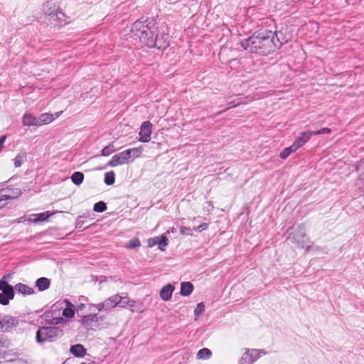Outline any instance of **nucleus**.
Here are the masks:
<instances>
[{
	"label": "nucleus",
	"instance_id": "f257e3e1",
	"mask_svg": "<svg viewBox=\"0 0 364 364\" xmlns=\"http://www.w3.org/2000/svg\"><path fill=\"white\" fill-rule=\"evenodd\" d=\"M131 31L148 48L164 50L169 46L168 33L159 28L154 18H139L132 24Z\"/></svg>",
	"mask_w": 364,
	"mask_h": 364
},
{
	"label": "nucleus",
	"instance_id": "f03ea898",
	"mask_svg": "<svg viewBox=\"0 0 364 364\" xmlns=\"http://www.w3.org/2000/svg\"><path fill=\"white\" fill-rule=\"evenodd\" d=\"M287 42V39L282 37L281 31L265 30L255 32L250 37L242 40L240 44L245 50L250 53L268 55Z\"/></svg>",
	"mask_w": 364,
	"mask_h": 364
},
{
	"label": "nucleus",
	"instance_id": "7ed1b4c3",
	"mask_svg": "<svg viewBox=\"0 0 364 364\" xmlns=\"http://www.w3.org/2000/svg\"><path fill=\"white\" fill-rule=\"evenodd\" d=\"M288 239L297 247L305 249L306 252L311 250V240L306 234L305 226L303 224L292 227L288 231Z\"/></svg>",
	"mask_w": 364,
	"mask_h": 364
},
{
	"label": "nucleus",
	"instance_id": "20e7f679",
	"mask_svg": "<svg viewBox=\"0 0 364 364\" xmlns=\"http://www.w3.org/2000/svg\"><path fill=\"white\" fill-rule=\"evenodd\" d=\"M143 151L142 146L129 149L114 155L107 163L108 166L115 167L119 165L129 164L134 159L140 156Z\"/></svg>",
	"mask_w": 364,
	"mask_h": 364
},
{
	"label": "nucleus",
	"instance_id": "39448f33",
	"mask_svg": "<svg viewBox=\"0 0 364 364\" xmlns=\"http://www.w3.org/2000/svg\"><path fill=\"white\" fill-rule=\"evenodd\" d=\"M63 335V331L60 327L43 326L40 327L36 334L37 343L53 342Z\"/></svg>",
	"mask_w": 364,
	"mask_h": 364
},
{
	"label": "nucleus",
	"instance_id": "423d86ee",
	"mask_svg": "<svg viewBox=\"0 0 364 364\" xmlns=\"http://www.w3.org/2000/svg\"><path fill=\"white\" fill-rule=\"evenodd\" d=\"M103 317L97 314L82 316L80 320L82 326L87 330H96L100 328Z\"/></svg>",
	"mask_w": 364,
	"mask_h": 364
},
{
	"label": "nucleus",
	"instance_id": "0eeeda50",
	"mask_svg": "<svg viewBox=\"0 0 364 364\" xmlns=\"http://www.w3.org/2000/svg\"><path fill=\"white\" fill-rule=\"evenodd\" d=\"M15 288L1 280V305L6 306L9 304V301L14 298L15 296Z\"/></svg>",
	"mask_w": 364,
	"mask_h": 364
},
{
	"label": "nucleus",
	"instance_id": "6e6552de",
	"mask_svg": "<svg viewBox=\"0 0 364 364\" xmlns=\"http://www.w3.org/2000/svg\"><path fill=\"white\" fill-rule=\"evenodd\" d=\"M152 124L146 121L144 122L140 127L139 141L143 143L149 142L151 140Z\"/></svg>",
	"mask_w": 364,
	"mask_h": 364
},
{
	"label": "nucleus",
	"instance_id": "1a4fd4ad",
	"mask_svg": "<svg viewBox=\"0 0 364 364\" xmlns=\"http://www.w3.org/2000/svg\"><path fill=\"white\" fill-rule=\"evenodd\" d=\"M6 184H1V201L8 200V199H14L18 198L21 194V191L18 188H11L9 189L6 187H4Z\"/></svg>",
	"mask_w": 364,
	"mask_h": 364
},
{
	"label": "nucleus",
	"instance_id": "9d476101",
	"mask_svg": "<svg viewBox=\"0 0 364 364\" xmlns=\"http://www.w3.org/2000/svg\"><path fill=\"white\" fill-rule=\"evenodd\" d=\"M18 324V320L11 316H4L1 318V331H9Z\"/></svg>",
	"mask_w": 364,
	"mask_h": 364
},
{
	"label": "nucleus",
	"instance_id": "9b49d317",
	"mask_svg": "<svg viewBox=\"0 0 364 364\" xmlns=\"http://www.w3.org/2000/svg\"><path fill=\"white\" fill-rule=\"evenodd\" d=\"M313 136L312 132L306 131L300 133L299 136L294 140L293 145L298 150L304 146Z\"/></svg>",
	"mask_w": 364,
	"mask_h": 364
},
{
	"label": "nucleus",
	"instance_id": "f8f14e48",
	"mask_svg": "<svg viewBox=\"0 0 364 364\" xmlns=\"http://www.w3.org/2000/svg\"><path fill=\"white\" fill-rule=\"evenodd\" d=\"M51 24L55 26H60L63 23H66L65 19V14L58 9H57L48 20Z\"/></svg>",
	"mask_w": 364,
	"mask_h": 364
},
{
	"label": "nucleus",
	"instance_id": "ddd939ff",
	"mask_svg": "<svg viewBox=\"0 0 364 364\" xmlns=\"http://www.w3.org/2000/svg\"><path fill=\"white\" fill-rule=\"evenodd\" d=\"M173 290L174 287L171 284L164 286L160 291L161 299L165 301H169L171 299Z\"/></svg>",
	"mask_w": 364,
	"mask_h": 364
},
{
	"label": "nucleus",
	"instance_id": "4468645a",
	"mask_svg": "<svg viewBox=\"0 0 364 364\" xmlns=\"http://www.w3.org/2000/svg\"><path fill=\"white\" fill-rule=\"evenodd\" d=\"M22 124L27 127H39L38 117H36L31 113H25L22 117Z\"/></svg>",
	"mask_w": 364,
	"mask_h": 364
},
{
	"label": "nucleus",
	"instance_id": "2eb2a0df",
	"mask_svg": "<svg viewBox=\"0 0 364 364\" xmlns=\"http://www.w3.org/2000/svg\"><path fill=\"white\" fill-rule=\"evenodd\" d=\"M53 215L49 211H46L41 213L32 214L30 215V221L33 223L47 221L48 218Z\"/></svg>",
	"mask_w": 364,
	"mask_h": 364
},
{
	"label": "nucleus",
	"instance_id": "dca6fc26",
	"mask_svg": "<svg viewBox=\"0 0 364 364\" xmlns=\"http://www.w3.org/2000/svg\"><path fill=\"white\" fill-rule=\"evenodd\" d=\"M43 318L48 323L51 325H58L64 322L63 317H54L53 311L45 312L43 315Z\"/></svg>",
	"mask_w": 364,
	"mask_h": 364
},
{
	"label": "nucleus",
	"instance_id": "f3484780",
	"mask_svg": "<svg viewBox=\"0 0 364 364\" xmlns=\"http://www.w3.org/2000/svg\"><path fill=\"white\" fill-rule=\"evenodd\" d=\"M14 288L18 293H20L23 296L32 295L35 293V291L32 287H30L23 283L16 284Z\"/></svg>",
	"mask_w": 364,
	"mask_h": 364
},
{
	"label": "nucleus",
	"instance_id": "a211bd4d",
	"mask_svg": "<svg viewBox=\"0 0 364 364\" xmlns=\"http://www.w3.org/2000/svg\"><path fill=\"white\" fill-rule=\"evenodd\" d=\"M122 296H121L119 294H114L105 300L108 310H110L111 309L115 307L117 305L119 304V303L122 302Z\"/></svg>",
	"mask_w": 364,
	"mask_h": 364
},
{
	"label": "nucleus",
	"instance_id": "6ab92c4d",
	"mask_svg": "<svg viewBox=\"0 0 364 364\" xmlns=\"http://www.w3.org/2000/svg\"><path fill=\"white\" fill-rule=\"evenodd\" d=\"M35 285L39 291H43L50 287V280L46 277H40L36 279Z\"/></svg>",
	"mask_w": 364,
	"mask_h": 364
},
{
	"label": "nucleus",
	"instance_id": "aec40b11",
	"mask_svg": "<svg viewBox=\"0 0 364 364\" xmlns=\"http://www.w3.org/2000/svg\"><path fill=\"white\" fill-rule=\"evenodd\" d=\"M66 308L63 311V316L67 318H71L75 315V306L68 299H65Z\"/></svg>",
	"mask_w": 364,
	"mask_h": 364
},
{
	"label": "nucleus",
	"instance_id": "412c9836",
	"mask_svg": "<svg viewBox=\"0 0 364 364\" xmlns=\"http://www.w3.org/2000/svg\"><path fill=\"white\" fill-rule=\"evenodd\" d=\"M70 353L75 357H83L86 354V349L81 344H75L70 347Z\"/></svg>",
	"mask_w": 364,
	"mask_h": 364
},
{
	"label": "nucleus",
	"instance_id": "4be33fe9",
	"mask_svg": "<svg viewBox=\"0 0 364 364\" xmlns=\"http://www.w3.org/2000/svg\"><path fill=\"white\" fill-rule=\"evenodd\" d=\"M57 9H58V7L52 1H47L43 5V11L48 16V20Z\"/></svg>",
	"mask_w": 364,
	"mask_h": 364
},
{
	"label": "nucleus",
	"instance_id": "5701e85b",
	"mask_svg": "<svg viewBox=\"0 0 364 364\" xmlns=\"http://www.w3.org/2000/svg\"><path fill=\"white\" fill-rule=\"evenodd\" d=\"M356 170L359 173L358 185L360 188L364 187V161H360L357 164Z\"/></svg>",
	"mask_w": 364,
	"mask_h": 364
},
{
	"label": "nucleus",
	"instance_id": "b1692460",
	"mask_svg": "<svg viewBox=\"0 0 364 364\" xmlns=\"http://www.w3.org/2000/svg\"><path fill=\"white\" fill-rule=\"evenodd\" d=\"M193 285L188 282L181 284L180 294L183 296H189L193 291Z\"/></svg>",
	"mask_w": 364,
	"mask_h": 364
},
{
	"label": "nucleus",
	"instance_id": "393cba45",
	"mask_svg": "<svg viewBox=\"0 0 364 364\" xmlns=\"http://www.w3.org/2000/svg\"><path fill=\"white\" fill-rule=\"evenodd\" d=\"M53 116L50 113H43L38 117V122L39 127L43 124H46L51 122L53 120Z\"/></svg>",
	"mask_w": 364,
	"mask_h": 364
},
{
	"label": "nucleus",
	"instance_id": "a878e982",
	"mask_svg": "<svg viewBox=\"0 0 364 364\" xmlns=\"http://www.w3.org/2000/svg\"><path fill=\"white\" fill-rule=\"evenodd\" d=\"M27 154L25 151L19 153L14 159V164L16 168L21 166V165L26 161Z\"/></svg>",
	"mask_w": 364,
	"mask_h": 364
},
{
	"label": "nucleus",
	"instance_id": "bb28decb",
	"mask_svg": "<svg viewBox=\"0 0 364 364\" xmlns=\"http://www.w3.org/2000/svg\"><path fill=\"white\" fill-rule=\"evenodd\" d=\"M71 181L77 186L82 183L84 180V174L80 171L74 172L70 176Z\"/></svg>",
	"mask_w": 364,
	"mask_h": 364
},
{
	"label": "nucleus",
	"instance_id": "cd10ccee",
	"mask_svg": "<svg viewBox=\"0 0 364 364\" xmlns=\"http://www.w3.org/2000/svg\"><path fill=\"white\" fill-rule=\"evenodd\" d=\"M87 218L88 216L85 215L78 216L76 219L75 228L82 231L87 229L88 227H84V225L87 223Z\"/></svg>",
	"mask_w": 364,
	"mask_h": 364
},
{
	"label": "nucleus",
	"instance_id": "c85d7f7f",
	"mask_svg": "<svg viewBox=\"0 0 364 364\" xmlns=\"http://www.w3.org/2000/svg\"><path fill=\"white\" fill-rule=\"evenodd\" d=\"M297 149L293 144L290 146L284 149L279 154V157L282 159H286L291 153L295 152Z\"/></svg>",
	"mask_w": 364,
	"mask_h": 364
},
{
	"label": "nucleus",
	"instance_id": "c756f323",
	"mask_svg": "<svg viewBox=\"0 0 364 364\" xmlns=\"http://www.w3.org/2000/svg\"><path fill=\"white\" fill-rule=\"evenodd\" d=\"M247 351L249 352L250 358L252 359V363L260 357L261 354L264 355L266 353L264 350L252 349L247 350Z\"/></svg>",
	"mask_w": 364,
	"mask_h": 364
},
{
	"label": "nucleus",
	"instance_id": "7c9ffc66",
	"mask_svg": "<svg viewBox=\"0 0 364 364\" xmlns=\"http://www.w3.org/2000/svg\"><path fill=\"white\" fill-rule=\"evenodd\" d=\"M105 183L107 186H111L114 183L115 173L114 171H109L105 174Z\"/></svg>",
	"mask_w": 364,
	"mask_h": 364
},
{
	"label": "nucleus",
	"instance_id": "2f4dec72",
	"mask_svg": "<svg viewBox=\"0 0 364 364\" xmlns=\"http://www.w3.org/2000/svg\"><path fill=\"white\" fill-rule=\"evenodd\" d=\"M168 244V240L164 235L159 236L158 245L161 251H164Z\"/></svg>",
	"mask_w": 364,
	"mask_h": 364
},
{
	"label": "nucleus",
	"instance_id": "473e14b6",
	"mask_svg": "<svg viewBox=\"0 0 364 364\" xmlns=\"http://www.w3.org/2000/svg\"><path fill=\"white\" fill-rule=\"evenodd\" d=\"M211 355L212 352L210 349L203 348L198 352L197 357L200 359H207L209 358Z\"/></svg>",
	"mask_w": 364,
	"mask_h": 364
},
{
	"label": "nucleus",
	"instance_id": "72a5a7b5",
	"mask_svg": "<svg viewBox=\"0 0 364 364\" xmlns=\"http://www.w3.org/2000/svg\"><path fill=\"white\" fill-rule=\"evenodd\" d=\"M129 306L131 308V311L133 312L136 311L141 313L144 311L143 305L140 303H137L134 300L130 301Z\"/></svg>",
	"mask_w": 364,
	"mask_h": 364
},
{
	"label": "nucleus",
	"instance_id": "f704fd0d",
	"mask_svg": "<svg viewBox=\"0 0 364 364\" xmlns=\"http://www.w3.org/2000/svg\"><path fill=\"white\" fill-rule=\"evenodd\" d=\"M115 151V148L113 143L104 147L101 151V155L104 156H109L111 154Z\"/></svg>",
	"mask_w": 364,
	"mask_h": 364
},
{
	"label": "nucleus",
	"instance_id": "c9c22d12",
	"mask_svg": "<svg viewBox=\"0 0 364 364\" xmlns=\"http://www.w3.org/2000/svg\"><path fill=\"white\" fill-rule=\"evenodd\" d=\"M107 210V205L103 201H99L95 203L93 210L97 213H102Z\"/></svg>",
	"mask_w": 364,
	"mask_h": 364
},
{
	"label": "nucleus",
	"instance_id": "e433bc0d",
	"mask_svg": "<svg viewBox=\"0 0 364 364\" xmlns=\"http://www.w3.org/2000/svg\"><path fill=\"white\" fill-rule=\"evenodd\" d=\"M140 245H141V242H140L139 239L138 237H134L133 239H132L129 241V243L127 245V247L133 249V248L139 247H140Z\"/></svg>",
	"mask_w": 364,
	"mask_h": 364
},
{
	"label": "nucleus",
	"instance_id": "4c0bfd02",
	"mask_svg": "<svg viewBox=\"0 0 364 364\" xmlns=\"http://www.w3.org/2000/svg\"><path fill=\"white\" fill-rule=\"evenodd\" d=\"M17 355L14 353L13 355L9 354L7 352L1 353V358L4 359V362H12L16 360Z\"/></svg>",
	"mask_w": 364,
	"mask_h": 364
},
{
	"label": "nucleus",
	"instance_id": "58836bf2",
	"mask_svg": "<svg viewBox=\"0 0 364 364\" xmlns=\"http://www.w3.org/2000/svg\"><path fill=\"white\" fill-rule=\"evenodd\" d=\"M240 364H252V359L250 358L249 352L246 350V353L242 355L240 360Z\"/></svg>",
	"mask_w": 364,
	"mask_h": 364
},
{
	"label": "nucleus",
	"instance_id": "ea45409f",
	"mask_svg": "<svg viewBox=\"0 0 364 364\" xmlns=\"http://www.w3.org/2000/svg\"><path fill=\"white\" fill-rule=\"evenodd\" d=\"M87 301V297L84 296H82L80 297L79 299V303L77 304L76 305V307H75V309L78 311H82L85 307V301Z\"/></svg>",
	"mask_w": 364,
	"mask_h": 364
},
{
	"label": "nucleus",
	"instance_id": "a19ab883",
	"mask_svg": "<svg viewBox=\"0 0 364 364\" xmlns=\"http://www.w3.org/2000/svg\"><path fill=\"white\" fill-rule=\"evenodd\" d=\"M205 311V305L203 302L197 304L196 308L194 310V314L196 316H199Z\"/></svg>",
	"mask_w": 364,
	"mask_h": 364
},
{
	"label": "nucleus",
	"instance_id": "79ce46f5",
	"mask_svg": "<svg viewBox=\"0 0 364 364\" xmlns=\"http://www.w3.org/2000/svg\"><path fill=\"white\" fill-rule=\"evenodd\" d=\"M331 129L327 128V127L322 128L318 131L312 132L313 136L324 134H331Z\"/></svg>",
	"mask_w": 364,
	"mask_h": 364
},
{
	"label": "nucleus",
	"instance_id": "37998d69",
	"mask_svg": "<svg viewBox=\"0 0 364 364\" xmlns=\"http://www.w3.org/2000/svg\"><path fill=\"white\" fill-rule=\"evenodd\" d=\"M180 232L181 235H193L192 229H191L190 228H187V227H181L180 228Z\"/></svg>",
	"mask_w": 364,
	"mask_h": 364
},
{
	"label": "nucleus",
	"instance_id": "c03bdc74",
	"mask_svg": "<svg viewBox=\"0 0 364 364\" xmlns=\"http://www.w3.org/2000/svg\"><path fill=\"white\" fill-rule=\"evenodd\" d=\"M158 240H159V236L149 238L148 240V246L149 247H152L158 245Z\"/></svg>",
	"mask_w": 364,
	"mask_h": 364
},
{
	"label": "nucleus",
	"instance_id": "a18cd8bd",
	"mask_svg": "<svg viewBox=\"0 0 364 364\" xmlns=\"http://www.w3.org/2000/svg\"><path fill=\"white\" fill-rule=\"evenodd\" d=\"M95 306L99 311H101L102 310L109 311L108 309L107 308V305L105 301L103 302L97 304Z\"/></svg>",
	"mask_w": 364,
	"mask_h": 364
},
{
	"label": "nucleus",
	"instance_id": "49530a36",
	"mask_svg": "<svg viewBox=\"0 0 364 364\" xmlns=\"http://www.w3.org/2000/svg\"><path fill=\"white\" fill-rule=\"evenodd\" d=\"M208 223H204L200 224L198 227L194 228V230L197 232H202L203 230L208 229Z\"/></svg>",
	"mask_w": 364,
	"mask_h": 364
},
{
	"label": "nucleus",
	"instance_id": "de8ad7c7",
	"mask_svg": "<svg viewBox=\"0 0 364 364\" xmlns=\"http://www.w3.org/2000/svg\"><path fill=\"white\" fill-rule=\"evenodd\" d=\"M122 301L119 303V304L121 305L122 307L123 308H125L127 306H129V304L130 303V299H129V297H122Z\"/></svg>",
	"mask_w": 364,
	"mask_h": 364
},
{
	"label": "nucleus",
	"instance_id": "09e8293b",
	"mask_svg": "<svg viewBox=\"0 0 364 364\" xmlns=\"http://www.w3.org/2000/svg\"><path fill=\"white\" fill-rule=\"evenodd\" d=\"M12 275L13 273L5 274L1 277V280L4 281L6 283H9L8 281L12 277Z\"/></svg>",
	"mask_w": 364,
	"mask_h": 364
},
{
	"label": "nucleus",
	"instance_id": "8fccbe9b",
	"mask_svg": "<svg viewBox=\"0 0 364 364\" xmlns=\"http://www.w3.org/2000/svg\"><path fill=\"white\" fill-rule=\"evenodd\" d=\"M80 364H96V363L90 360H87L86 361L82 362Z\"/></svg>",
	"mask_w": 364,
	"mask_h": 364
},
{
	"label": "nucleus",
	"instance_id": "3c124183",
	"mask_svg": "<svg viewBox=\"0 0 364 364\" xmlns=\"http://www.w3.org/2000/svg\"><path fill=\"white\" fill-rule=\"evenodd\" d=\"M6 136L5 135L1 136V148L3 147V144L6 140Z\"/></svg>",
	"mask_w": 364,
	"mask_h": 364
},
{
	"label": "nucleus",
	"instance_id": "603ef678",
	"mask_svg": "<svg viewBox=\"0 0 364 364\" xmlns=\"http://www.w3.org/2000/svg\"><path fill=\"white\" fill-rule=\"evenodd\" d=\"M311 25L312 28H315L316 30H317V29H318V26H317V24H316V23H311Z\"/></svg>",
	"mask_w": 364,
	"mask_h": 364
},
{
	"label": "nucleus",
	"instance_id": "864d4df0",
	"mask_svg": "<svg viewBox=\"0 0 364 364\" xmlns=\"http://www.w3.org/2000/svg\"><path fill=\"white\" fill-rule=\"evenodd\" d=\"M240 104V102H237L235 105H234L233 106H237V105H239Z\"/></svg>",
	"mask_w": 364,
	"mask_h": 364
},
{
	"label": "nucleus",
	"instance_id": "5fc2aeb1",
	"mask_svg": "<svg viewBox=\"0 0 364 364\" xmlns=\"http://www.w3.org/2000/svg\"><path fill=\"white\" fill-rule=\"evenodd\" d=\"M171 232H174V228H173L171 229Z\"/></svg>",
	"mask_w": 364,
	"mask_h": 364
}]
</instances>
